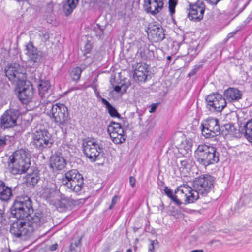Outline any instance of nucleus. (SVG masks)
Instances as JSON below:
<instances>
[{
    "instance_id": "nucleus-1",
    "label": "nucleus",
    "mask_w": 252,
    "mask_h": 252,
    "mask_svg": "<svg viewBox=\"0 0 252 252\" xmlns=\"http://www.w3.org/2000/svg\"><path fill=\"white\" fill-rule=\"evenodd\" d=\"M17 219L11 225L10 232L14 237L25 240L50 220L51 217L38 211L29 219Z\"/></svg>"
},
{
    "instance_id": "nucleus-2",
    "label": "nucleus",
    "mask_w": 252,
    "mask_h": 252,
    "mask_svg": "<svg viewBox=\"0 0 252 252\" xmlns=\"http://www.w3.org/2000/svg\"><path fill=\"white\" fill-rule=\"evenodd\" d=\"M214 178L209 175H204L196 178L193 183L194 189L189 186L188 193L189 203H194L199 199V195H206L214 188Z\"/></svg>"
},
{
    "instance_id": "nucleus-3",
    "label": "nucleus",
    "mask_w": 252,
    "mask_h": 252,
    "mask_svg": "<svg viewBox=\"0 0 252 252\" xmlns=\"http://www.w3.org/2000/svg\"><path fill=\"white\" fill-rule=\"evenodd\" d=\"M44 113L53 119L54 122L61 128L69 124V117L68 108L63 104L56 103L54 104L51 101H47L43 106Z\"/></svg>"
},
{
    "instance_id": "nucleus-4",
    "label": "nucleus",
    "mask_w": 252,
    "mask_h": 252,
    "mask_svg": "<svg viewBox=\"0 0 252 252\" xmlns=\"http://www.w3.org/2000/svg\"><path fill=\"white\" fill-rule=\"evenodd\" d=\"M8 164L9 169L13 174L25 173L30 166V155L25 149L17 150L9 157Z\"/></svg>"
},
{
    "instance_id": "nucleus-5",
    "label": "nucleus",
    "mask_w": 252,
    "mask_h": 252,
    "mask_svg": "<svg viewBox=\"0 0 252 252\" xmlns=\"http://www.w3.org/2000/svg\"><path fill=\"white\" fill-rule=\"evenodd\" d=\"M195 157L197 161L205 167L219 161V154L216 148L205 144L198 146L195 151Z\"/></svg>"
},
{
    "instance_id": "nucleus-6",
    "label": "nucleus",
    "mask_w": 252,
    "mask_h": 252,
    "mask_svg": "<svg viewBox=\"0 0 252 252\" xmlns=\"http://www.w3.org/2000/svg\"><path fill=\"white\" fill-rule=\"evenodd\" d=\"M11 214L17 219H27L33 212L32 200L27 196L18 197L11 208Z\"/></svg>"
},
{
    "instance_id": "nucleus-7",
    "label": "nucleus",
    "mask_w": 252,
    "mask_h": 252,
    "mask_svg": "<svg viewBox=\"0 0 252 252\" xmlns=\"http://www.w3.org/2000/svg\"><path fill=\"white\" fill-rule=\"evenodd\" d=\"M32 143L39 151L51 148L53 144L52 135L41 126H37L32 131Z\"/></svg>"
},
{
    "instance_id": "nucleus-8",
    "label": "nucleus",
    "mask_w": 252,
    "mask_h": 252,
    "mask_svg": "<svg viewBox=\"0 0 252 252\" xmlns=\"http://www.w3.org/2000/svg\"><path fill=\"white\" fill-rule=\"evenodd\" d=\"M189 186L186 184H184L179 186L175 190L174 194L167 187L164 188V192L165 194L172 200L176 204L181 205L182 204L181 200H184L185 204H189L188 202V197L189 193Z\"/></svg>"
},
{
    "instance_id": "nucleus-9",
    "label": "nucleus",
    "mask_w": 252,
    "mask_h": 252,
    "mask_svg": "<svg viewBox=\"0 0 252 252\" xmlns=\"http://www.w3.org/2000/svg\"><path fill=\"white\" fill-rule=\"evenodd\" d=\"M5 75L9 81L18 86L23 85L25 74L22 72L20 66L16 63L8 64L5 68Z\"/></svg>"
},
{
    "instance_id": "nucleus-10",
    "label": "nucleus",
    "mask_w": 252,
    "mask_h": 252,
    "mask_svg": "<svg viewBox=\"0 0 252 252\" xmlns=\"http://www.w3.org/2000/svg\"><path fill=\"white\" fill-rule=\"evenodd\" d=\"M207 108L213 112H220L226 106L225 99L217 93H212L205 98Z\"/></svg>"
},
{
    "instance_id": "nucleus-11",
    "label": "nucleus",
    "mask_w": 252,
    "mask_h": 252,
    "mask_svg": "<svg viewBox=\"0 0 252 252\" xmlns=\"http://www.w3.org/2000/svg\"><path fill=\"white\" fill-rule=\"evenodd\" d=\"M83 153L91 161H95L102 152L100 145L94 139H89L83 143Z\"/></svg>"
},
{
    "instance_id": "nucleus-12",
    "label": "nucleus",
    "mask_w": 252,
    "mask_h": 252,
    "mask_svg": "<svg viewBox=\"0 0 252 252\" xmlns=\"http://www.w3.org/2000/svg\"><path fill=\"white\" fill-rule=\"evenodd\" d=\"M203 135L207 138L213 137L220 133V128L218 120L209 118L201 125Z\"/></svg>"
},
{
    "instance_id": "nucleus-13",
    "label": "nucleus",
    "mask_w": 252,
    "mask_h": 252,
    "mask_svg": "<svg viewBox=\"0 0 252 252\" xmlns=\"http://www.w3.org/2000/svg\"><path fill=\"white\" fill-rule=\"evenodd\" d=\"M107 131L113 142L116 144H121L126 140L124 130L119 123L111 122L108 126Z\"/></svg>"
},
{
    "instance_id": "nucleus-14",
    "label": "nucleus",
    "mask_w": 252,
    "mask_h": 252,
    "mask_svg": "<svg viewBox=\"0 0 252 252\" xmlns=\"http://www.w3.org/2000/svg\"><path fill=\"white\" fill-rule=\"evenodd\" d=\"M19 115L18 110L9 109L6 110L1 117V127L9 128L14 127L17 124V120Z\"/></svg>"
},
{
    "instance_id": "nucleus-15",
    "label": "nucleus",
    "mask_w": 252,
    "mask_h": 252,
    "mask_svg": "<svg viewBox=\"0 0 252 252\" xmlns=\"http://www.w3.org/2000/svg\"><path fill=\"white\" fill-rule=\"evenodd\" d=\"M33 96V88L32 85L29 82L27 84L25 82L22 89L18 91V96L19 99L23 103L26 104L32 100Z\"/></svg>"
},
{
    "instance_id": "nucleus-16",
    "label": "nucleus",
    "mask_w": 252,
    "mask_h": 252,
    "mask_svg": "<svg viewBox=\"0 0 252 252\" xmlns=\"http://www.w3.org/2000/svg\"><path fill=\"white\" fill-rule=\"evenodd\" d=\"M148 67L144 63H136L133 65L134 79L136 81L145 82L147 77Z\"/></svg>"
},
{
    "instance_id": "nucleus-17",
    "label": "nucleus",
    "mask_w": 252,
    "mask_h": 252,
    "mask_svg": "<svg viewBox=\"0 0 252 252\" xmlns=\"http://www.w3.org/2000/svg\"><path fill=\"white\" fill-rule=\"evenodd\" d=\"M163 6L162 0H145L143 5L145 11L153 15L158 14Z\"/></svg>"
},
{
    "instance_id": "nucleus-18",
    "label": "nucleus",
    "mask_w": 252,
    "mask_h": 252,
    "mask_svg": "<svg viewBox=\"0 0 252 252\" xmlns=\"http://www.w3.org/2000/svg\"><path fill=\"white\" fill-rule=\"evenodd\" d=\"M163 29L159 25L151 23L148 25L147 32L149 38L155 42L162 40L164 38Z\"/></svg>"
},
{
    "instance_id": "nucleus-19",
    "label": "nucleus",
    "mask_w": 252,
    "mask_h": 252,
    "mask_svg": "<svg viewBox=\"0 0 252 252\" xmlns=\"http://www.w3.org/2000/svg\"><path fill=\"white\" fill-rule=\"evenodd\" d=\"M66 164V160L61 153H56L51 157L50 166L53 169L61 170Z\"/></svg>"
},
{
    "instance_id": "nucleus-20",
    "label": "nucleus",
    "mask_w": 252,
    "mask_h": 252,
    "mask_svg": "<svg viewBox=\"0 0 252 252\" xmlns=\"http://www.w3.org/2000/svg\"><path fill=\"white\" fill-rule=\"evenodd\" d=\"M204 12V8L203 7H199L197 5H193L190 6L188 17L191 20L197 21H200L203 18Z\"/></svg>"
},
{
    "instance_id": "nucleus-21",
    "label": "nucleus",
    "mask_w": 252,
    "mask_h": 252,
    "mask_svg": "<svg viewBox=\"0 0 252 252\" xmlns=\"http://www.w3.org/2000/svg\"><path fill=\"white\" fill-rule=\"evenodd\" d=\"M39 94L42 98L48 96L51 93V85L49 80H41L37 85Z\"/></svg>"
},
{
    "instance_id": "nucleus-22",
    "label": "nucleus",
    "mask_w": 252,
    "mask_h": 252,
    "mask_svg": "<svg viewBox=\"0 0 252 252\" xmlns=\"http://www.w3.org/2000/svg\"><path fill=\"white\" fill-rule=\"evenodd\" d=\"M12 196V190L10 188L6 186L5 183L0 180V200L8 201Z\"/></svg>"
},
{
    "instance_id": "nucleus-23",
    "label": "nucleus",
    "mask_w": 252,
    "mask_h": 252,
    "mask_svg": "<svg viewBox=\"0 0 252 252\" xmlns=\"http://www.w3.org/2000/svg\"><path fill=\"white\" fill-rule=\"evenodd\" d=\"M64 178L63 179V183L70 189L72 191L75 192H78L81 190L82 186L84 184L83 178L79 179H77L76 180L69 182H65Z\"/></svg>"
},
{
    "instance_id": "nucleus-24",
    "label": "nucleus",
    "mask_w": 252,
    "mask_h": 252,
    "mask_svg": "<svg viewBox=\"0 0 252 252\" xmlns=\"http://www.w3.org/2000/svg\"><path fill=\"white\" fill-rule=\"evenodd\" d=\"M241 133L238 132V135L235 136L240 137L243 134L247 139L252 143V120L248 121L240 130Z\"/></svg>"
},
{
    "instance_id": "nucleus-25",
    "label": "nucleus",
    "mask_w": 252,
    "mask_h": 252,
    "mask_svg": "<svg viewBox=\"0 0 252 252\" xmlns=\"http://www.w3.org/2000/svg\"><path fill=\"white\" fill-rule=\"evenodd\" d=\"M224 95L226 99L229 101L238 100L242 96L240 91L238 89L234 88H229L225 90Z\"/></svg>"
},
{
    "instance_id": "nucleus-26",
    "label": "nucleus",
    "mask_w": 252,
    "mask_h": 252,
    "mask_svg": "<svg viewBox=\"0 0 252 252\" xmlns=\"http://www.w3.org/2000/svg\"><path fill=\"white\" fill-rule=\"evenodd\" d=\"M26 54L31 61L36 63L40 61L43 54L37 48H26Z\"/></svg>"
},
{
    "instance_id": "nucleus-27",
    "label": "nucleus",
    "mask_w": 252,
    "mask_h": 252,
    "mask_svg": "<svg viewBox=\"0 0 252 252\" xmlns=\"http://www.w3.org/2000/svg\"><path fill=\"white\" fill-rule=\"evenodd\" d=\"M79 0H68L63 6V11L66 16L69 15L76 7Z\"/></svg>"
},
{
    "instance_id": "nucleus-28",
    "label": "nucleus",
    "mask_w": 252,
    "mask_h": 252,
    "mask_svg": "<svg viewBox=\"0 0 252 252\" xmlns=\"http://www.w3.org/2000/svg\"><path fill=\"white\" fill-rule=\"evenodd\" d=\"M59 191L55 185L52 184L48 185L44 189V195L48 199L55 198L59 195Z\"/></svg>"
},
{
    "instance_id": "nucleus-29",
    "label": "nucleus",
    "mask_w": 252,
    "mask_h": 252,
    "mask_svg": "<svg viewBox=\"0 0 252 252\" xmlns=\"http://www.w3.org/2000/svg\"><path fill=\"white\" fill-rule=\"evenodd\" d=\"M102 103L105 105L107 110H108V113L112 117L120 118V115L117 112V110L115 107L112 106V105L105 99L101 98Z\"/></svg>"
},
{
    "instance_id": "nucleus-30",
    "label": "nucleus",
    "mask_w": 252,
    "mask_h": 252,
    "mask_svg": "<svg viewBox=\"0 0 252 252\" xmlns=\"http://www.w3.org/2000/svg\"><path fill=\"white\" fill-rule=\"evenodd\" d=\"M65 182L72 181L76 180L77 179H79L83 177L82 175L80 174L76 170H71L67 172L64 175Z\"/></svg>"
},
{
    "instance_id": "nucleus-31",
    "label": "nucleus",
    "mask_w": 252,
    "mask_h": 252,
    "mask_svg": "<svg viewBox=\"0 0 252 252\" xmlns=\"http://www.w3.org/2000/svg\"><path fill=\"white\" fill-rule=\"evenodd\" d=\"M39 177L36 174L32 173L27 175L26 176V183L28 186L34 187L39 180Z\"/></svg>"
},
{
    "instance_id": "nucleus-32",
    "label": "nucleus",
    "mask_w": 252,
    "mask_h": 252,
    "mask_svg": "<svg viewBox=\"0 0 252 252\" xmlns=\"http://www.w3.org/2000/svg\"><path fill=\"white\" fill-rule=\"evenodd\" d=\"M139 52L143 58L150 59L154 56V52L150 51L149 48H139V50L138 51V52Z\"/></svg>"
},
{
    "instance_id": "nucleus-33",
    "label": "nucleus",
    "mask_w": 252,
    "mask_h": 252,
    "mask_svg": "<svg viewBox=\"0 0 252 252\" xmlns=\"http://www.w3.org/2000/svg\"><path fill=\"white\" fill-rule=\"evenodd\" d=\"M180 146L186 151L189 150L192 147V142L190 139L184 138L181 141Z\"/></svg>"
},
{
    "instance_id": "nucleus-34",
    "label": "nucleus",
    "mask_w": 252,
    "mask_h": 252,
    "mask_svg": "<svg viewBox=\"0 0 252 252\" xmlns=\"http://www.w3.org/2000/svg\"><path fill=\"white\" fill-rule=\"evenodd\" d=\"M82 69L80 67H77L74 68L71 72V76L73 80L77 81L79 79L81 72Z\"/></svg>"
},
{
    "instance_id": "nucleus-35",
    "label": "nucleus",
    "mask_w": 252,
    "mask_h": 252,
    "mask_svg": "<svg viewBox=\"0 0 252 252\" xmlns=\"http://www.w3.org/2000/svg\"><path fill=\"white\" fill-rule=\"evenodd\" d=\"M94 30L97 36L101 37L104 33V31L106 28V25H100L99 24H96L94 27Z\"/></svg>"
},
{
    "instance_id": "nucleus-36",
    "label": "nucleus",
    "mask_w": 252,
    "mask_h": 252,
    "mask_svg": "<svg viewBox=\"0 0 252 252\" xmlns=\"http://www.w3.org/2000/svg\"><path fill=\"white\" fill-rule=\"evenodd\" d=\"M177 0H169V10L171 16L175 13V8L177 5Z\"/></svg>"
},
{
    "instance_id": "nucleus-37",
    "label": "nucleus",
    "mask_w": 252,
    "mask_h": 252,
    "mask_svg": "<svg viewBox=\"0 0 252 252\" xmlns=\"http://www.w3.org/2000/svg\"><path fill=\"white\" fill-rule=\"evenodd\" d=\"M150 244L148 248V252H154V245H158V242L157 240H150Z\"/></svg>"
},
{
    "instance_id": "nucleus-38",
    "label": "nucleus",
    "mask_w": 252,
    "mask_h": 252,
    "mask_svg": "<svg viewBox=\"0 0 252 252\" xmlns=\"http://www.w3.org/2000/svg\"><path fill=\"white\" fill-rule=\"evenodd\" d=\"M39 35L41 38V40L43 41H46L49 38L48 33L45 31L40 32V33L39 34Z\"/></svg>"
},
{
    "instance_id": "nucleus-39",
    "label": "nucleus",
    "mask_w": 252,
    "mask_h": 252,
    "mask_svg": "<svg viewBox=\"0 0 252 252\" xmlns=\"http://www.w3.org/2000/svg\"><path fill=\"white\" fill-rule=\"evenodd\" d=\"M180 168L184 169H187L189 167V164L188 162V161L184 160H180Z\"/></svg>"
},
{
    "instance_id": "nucleus-40",
    "label": "nucleus",
    "mask_w": 252,
    "mask_h": 252,
    "mask_svg": "<svg viewBox=\"0 0 252 252\" xmlns=\"http://www.w3.org/2000/svg\"><path fill=\"white\" fill-rule=\"evenodd\" d=\"M7 140L6 137H0V151L6 145Z\"/></svg>"
},
{
    "instance_id": "nucleus-41",
    "label": "nucleus",
    "mask_w": 252,
    "mask_h": 252,
    "mask_svg": "<svg viewBox=\"0 0 252 252\" xmlns=\"http://www.w3.org/2000/svg\"><path fill=\"white\" fill-rule=\"evenodd\" d=\"M224 127L225 129L228 130V132H229L231 134H234L233 131L235 129L233 125L230 124H227L224 126Z\"/></svg>"
},
{
    "instance_id": "nucleus-42",
    "label": "nucleus",
    "mask_w": 252,
    "mask_h": 252,
    "mask_svg": "<svg viewBox=\"0 0 252 252\" xmlns=\"http://www.w3.org/2000/svg\"><path fill=\"white\" fill-rule=\"evenodd\" d=\"M201 67V66H195L192 69V70L188 74V76L190 77L191 76H193L196 74V73L198 71L199 69Z\"/></svg>"
},
{
    "instance_id": "nucleus-43",
    "label": "nucleus",
    "mask_w": 252,
    "mask_h": 252,
    "mask_svg": "<svg viewBox=\"0 0 252 252\" xmlns=\"http://www.w3.org/2000/svg\"><path fill=\"white\" fill-rule=\"evenodd\" d=\"M90 2L93 4H96L98 6H101L103 4H105L106 0H90Z\"/></svg>"
},
{
    "instance_id": "nucleus-44",
    "label": "nucleus",
    "mask_w": 252,
    "mask_h": 252,
    "mask_svg": "<svg viewBox=\"0 0 252 252\" xmlns=\"http://www.w3.org/2000/svg\"><path fill=\"white\" fill-rule=\"evenodd\" d=\"M119 199V197L117 195H115L113 198H112V202H111V205H110L109 208L110 209H112L113 207V206L116 204V203L117 202L118 200Z\"/></svg>"
},
{
    "instance_id": "nucleus-45",
    "label": "nucleus",
    "mask_w": 252,
    "mask_h": 252,
    "mask_svg": "<svg viewBox=\"0 0 252 252\" xmlns=\"http://www.w3.org/2000/svg\"><path fill=\"white\" fill-rule=\"evenodd\" d=\"M129 183L132 187H134L135 185V179L134 177L131 176L129 178Z\"/></svg>"
},
{
    "instance_id": "nucleus-46",
    "label": "nucleus",
    "mask_w": 252,
    "mask_h": 252,
    "mask_svg": "<svg viewBox=\"0 0 252 252\" xmlns=\"http://www.w3.org/2000/svg\"><path fill=\"white\" fill-rule=\"evenodd\" d=\"M158 105V103H153V104H152V105H151V108H150V110L149 112L150 113L154 112L155 111L156 108L157 107Z\"/></svg>"
},
{
    "instance_id": "nucleus-47",
    "label": "nucleus",
    "mask_w": 252,
    "mask_h": 252,
    "mask_svg": "<svg viewBox=\"0 0 252 252\" xmlns=\"http://www.w3.org/2000/svg\"><path fill=\"white\" fill-rule=\"evenodd\" d=\"M58 247L57 244H54L50 246V250L52 251H55L57 249Z\"/></svg>"
},
{
    "instance_id": "nucleus-48",
    "label": "nucleus",
    "mask_w": 252,
    "mask_h": 252,
    "mask_svg": "<svg viewBox=\"0 0 252 252\" xmlns=\"http://www.w3.org/2000/svg\"><path fill=\"white\" fill-rule=\"evenodd\" d=\"M81 239L80 238L77 241H76L74 243H73V245L75 247H78L80 244V243H81Z\"/></svg>"
},
{
    "instance_id": "nucleus-49",
    "label": "nucleus",
    "mask_w": 252,
    "mask_h": 252,
    "mask_svg": "<svg viewBox=\"0 0 252 252\" xmlns=\"http://www.w3.org/2000/svg\"><path fill=\"white\" fill-rule=\"evenodd\" d=\"M114 91H116L117 93H119L120 92L121 90V86H116L115 87H114Z\"/></svg>"
},
{
    "instance_id": "nucleus-50",
    "label": "nucleus",
    "mask_w": 252,
    "mask_h": 252,
    "mask_svg": "<svg viewBox=\"0 0 252 252\" xmlns=\"http://www.w3.org/2000/svg\"><path fill=\"white\" fill-rule=\"evenodd\" d=\"M3 220V210L0 209V224L2 222Z\"/></svg>"
},
{
    "instance_id": "nucleus-51",
    "label": "nucleus",
    "mask_w": 252,
    "mask_h": 252,
    "mask_svg": "<svg viewBox=\"0 0 252 252\" xmlns=\"http://www.w3.org/2000/svg\"><path fill=\"white\" fill-rule=\"evenodd\" d=\"M75 250V247L73 245V243H72L70 245V251L74 252Z\"/></svg>"
},
{
    "instance_id": "nucleus-52",
    "label": "nucleus",
    "mask_w": 252,
    "mask_h": 252,
    "mask_svg": "<svg viewBox=\"0 0 252 252\" xmlns=\"http://www.w3.org/2000/svg\"><path fill=\"white\" fill-rule=\"evenodd\" d=\"M26 47H34L32 42H29V44L27 45Z\"/></svg>"
},
{
    "instance_id": "nucleus-53",
    "label": "nucleus",
    "mask_w": 252,
    "mask_h": 252,
    "mask_svg": "<svg viewBox=\"0 0 252 252\" xmlns=\"http://www.w3.org/2000/svg\"><path fill=\"white\" fill-rule=\"evenodd\" d=\"M91 48H86L85 50V53H84V54L85 53H88L90 52V50Z\"/></svg>"
},
{
    "instance_id": "nucleus-54",
    "label": "nucleus",
    "mask_w": 252,
    "mask_h": 252,
    "mask_svg": "<svg viewBox=\"0 0 252 252\" xmlns=\"http://www.w3.org/2000/svg\"><path fill=\"white\" fill-rule=\"evenodd\" d=\"M203 252V251L202 250H193L191 252Z\"/></svg>"
},
{
    "instance_id": "nucleus-55",
    "label": "nucleus",
    "mask_w": 252,
    "mask_h": 252,
    "mask_svg": "<svg viewBox=\"0 0 252 252\" xmlns=\"http://www.w3.org/2000/svg\"><path fill=\"white\" fill-rule=\"evenodd\" d=\"M235 33H233V32H231V33H230L228 34V38H230L231 37H232L233 36V35Z\"/></svg>"
},
{
    "instance_id": "nucleus-56",
    "label": "nucleus",
    "mask_w": 252,
    "mask_h": 252,
    "mask_svg": "<svg viewBox=\"0 0 252 252\" xmlns=\"http://www.w3.org/2000/svg\"><path fill=\"white\" fill-rule=\"evenodd\" d=\"M126 252H132V250L131 249H128Z\"/></svg>"
},
{
    "instance_id": "nucleus-57",
    "label": "nucleus",
    "mask_w": 252,
    "mask_h": 252,
    "mask_svg": "<svg viewBox=\"0 0 252 252\" xmlns=\"http://www.w3.org/2000/svg\"><path fill=\"white\" fill-rule=\"evenodd\" d=\"M171 56H168L167 57V60H170V59H171Z\"/></svg>"
},
{
    "instance_id": "nucleus-58",
    "label": "nucleus",
    "mask_w": 252,
    "mask_h": 252,
    "mask_svg": "<svg viewBox=\"0 0 252 252\" xmlns=\"http://www.w3.org/2000/svg\"><path fill=\"white\" fill-rule=\"evenodd\" d=\"M109 248H107V249L106 250V252H109Z\"/></svg>"
},
{
    "instance_id": "nucleus-59",
    "label": "nucleus",
    "mask_w": 252,
    "mask_h": 252,
    "mask_svg": "<svg viewBox=\"0 0 252 252\" xmlns=\"http://www.w3.org/2000/svg\"><path fill=\"white\" fill-rule=\"evenodd\" d=\"M97 97H100V96H99V93H97Z\"/></svg>"
}]
</instances>
